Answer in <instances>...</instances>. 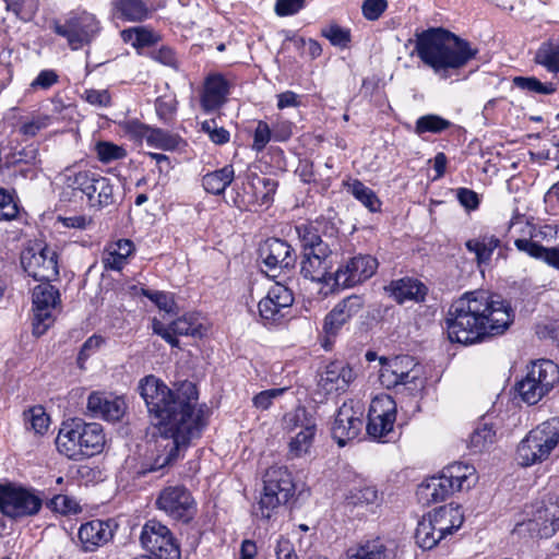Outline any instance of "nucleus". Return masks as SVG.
Instances as JSON below:
<instances>
[{
  "label": "nucleus",
  "instance_id": "nucleus-20",
  "mask_svg": "<svg viewBox=\"0 0 559 559\" xmlns=\"http://www.w3.org/2000/svg\"><path fill=\"white\" fill-rule=\"evenodd\" d=\"M538 528L543 537H550L559 530V499L556 495H547L533 507L530 520Z\"/></svg>",
  "mask_w": 559,
  "mask_h": 559
},
{
  "label": "nucleus",
  "instance_id": "nucleus-39",
  "mask_svg": "<svg viewBox=\"0 0 559 559\" xmlns=\"http://www.w3.org/2000/svg\"><path fill=\"white\" fill-rule=\"evenodd\" d=\"M235 170L233 165H226L221 169L210 171L202 177L204 190L214 195L224 193L226 188L233 182Z\"/></svg>",
  "mask_w": 559,
  "mask_h": 559
},
{
  "label": "nucleus",
  "instance_id": "nucleus-44",
  "mask_svg": "<svg viewBox=\"0 0 559 559\" xmlns=\"http://www.w3.org/2000/svg\"><path fill=\"white\" fill-rule=\"evenodd\" d=\"M534 59L549 72L559 73V40L543 43Z\"/></svg>",
  "mask_w": 559,
  "mask_h": 559
},
{
  "label": "nucleus",
  "instance_id": "nucleus-28",
  "mask_svg": "<svg viewBox=\"0 0 559 559\" xmlns=\"http://www.w3.org/2000/svg\"><path fill=\"white\" fill-rule=\"evenodd\" d=\"M78 536L84 551H95L107 544L114 534L108 522L92 520L80 526Z\"/></svg>",
  "mask_w": 559,
  "mask_h": 559
},
{
  "label": "nucleus",
  "instance_id": "nucleus-40",
  "mask_svg": "<svg viewBox=\"0 0 559 559\" xmlns=\"http://www.w3.org/2000/svg\"><path fill=\"white\" fill-rule=\"evenodd\" d=\"M382 497L374 486L361 485L353 487L345 495V503L348 507H378Z\"/></svg>",
  "mask_w": 559,
  "mask_h": 559
},
{
  "label": "nucleus",
  "instance_id": "nucleus-34",
  "mask_svg": "<svg viewBox=\"0 0 559 559\" xmlns=\"http://www.w3.org/2000/svg\"><path fill=\"white\" fill-rule=\"evenodd\" d=\"M514 245L519 251L527 253L534 259L542 260L547 265L559 270V246L558 247H544L537 241L518 238Z\"/></svg>",
  "mask_w": 559,
  "mask_h": 559
},
{
  "label": "nucleus",
  "instance_id": "nucleus-37",
  "mask_svg": "<svg viewBox=\"0 0 559 559\" xmlns=\"http://www.w3.org/2000/svg\"><path fill=\"white\" fill-rule=\"evenodd\" d=\"M133 251V243L128 239H121L109 245L103 254L105 269L120 271L127 263L128 257Z\"/></svg>",
  "mask_w": 559,
  "mask_h": 559
},
{
  "label": "nucleus",
  "instance_id": "nucleus-63",
  "mask_svg": "<svg viewBox=\"0 0 559 559\" xmlns=\"http://www.w3.org/2000/svg\"><path fill=\"white\" fill-rule=\"evenodd\" d=\"M386 8V0H365L361 5V11L367 20L376 21L382 15Z\"/></svg>",
  "mask_w": 559,
  "mask_h": 559
},
{
  "label": "nucleus",
  "instance_id": "nucleus-17",
  "mask_svg": "<svg viewBox=\"0 0 559 559\" xmlns=\"http://www.w3.org/2000/svg\"><path fill=\"white\" fill-rule=\"evenodd\" d=\"M378 269V261L369 254L350 258L334 272V285L353 287L370 278Z\"/></svg>",
  "mask_w": 559,
  "mask_h": 559
},
{
  "label": "nucleus",
  "instance_id": "nucleus-49",
  "mask_svg": "<svg viewBox=\"0 0 559 559\" xmlns=\"http://www.w3.org/2000/svg\"><path fill=\"white\" fill-rule=\"evenodd\" d=\"M5 10L12 12L19 20L29 22L39 9V0H3Z\"/></svg>",
  "mask_w": 559,
  "mask_h": 559
},
{
  "label": "nucleus",
  "instance_id": "nucleus-55",
  "mask_svg": "<svg viewBox=\"0 0 559 559\" xmlns=\"http://www.w3.org/2000/svg\"><path fill=\"white\" fill-rule=\"evenodd\" d=\"M95 152L99 162L108 164L123 159L127 156L124 147L108 141H99L95 145Z\"/></svg>",
  "mask_w": 559,
  "mask_h": 559
},
{
  "label": "nucleus",
  "instance_id": "nucleus-35",
  "mask_svg": "<svg viewBox=\"0 0 559 559\" xmlns=\"http://www.w3.org/2000/svg\"><path fill=\"white\" fill-rule=\"evenodd\" d=\"M442 474L450 480L457 491L472 488L477 481L474 466L456 462L442 469Z\"/></svg>",
  "mask_w": 559,
  "mask_h": 559
},
{
  "label": "nucleus",
  "instance_id": "nucleus-14",
  "mask_svg": "<svg viewBox=\"0 0 559 559\" xmlns=\"http://www.w3.org/2000/svg\"><path fill=\"white\" fill-rule=\"evenodd\" d=\"M294 304L293 292L276 283L258 304L259 316L264 325L278 323Z\"/></svg>",
  "mask_w": 559,
  "mask_h": 559
},
{
  "label": "nucleus",
  "instance_id": "nucleus-56",
  "mask_svg": "<svg viewBox=\"0 0 559 559\" xmlns=\"http://www.w3.org/2000/svg\"><path fill=\"white\" fill-rule=\"evenodd\" d=\"M25 425L37 435H44L49 427V416L41 406H36L24 413Z\"/></svg>",
  "mask_w": 559,
  "mask_h": 559
},
{
  "label": "nucleus",
  "instance_id": "nucleus-24",
  "mask_svg": "<svg viewBox=\"0 0 559 559\" xmlns=\"http://www.w3.org/2000/svg\"><path fill=\"white\" fill-rule=\"evenodd\" d=\"M126 402L122 397L93 392L87 399V409L94 417L107 421H118L126 413Z\"/></svg>",
  "mask_w": 559,
  "mask_h": 559
},
{
  "label": "nucleus",
  "instance_id": "nucleus-18",
  "mask_svg": "<svg viewBox=\"0 0 559 559\" xmlns=\"http://www.w3.org/2000/svg\"><path fill=\"white\" fill-rule=\"evenodd\" d=\"M259 258L269 271L290 270L297 261L294 248L280 238H267L260 243Z\"/></svg>",
  "mask_w": 559,
  "mask_h": 559
},
{
  "label": "nucleus",
  "instance_id": "nucleus-57",
  "mask_svg": "<svg viewBox=\"0 0 559 559\" xmlns=\"http://www.w3.org/2000/svg\"><path fill=\"white\" fill-rule=\"evenodd\" d=\"M121 37L126 43L135 47L150 46L156 40L155 34L145 27H132L123 29Z\"/></svg>",
  "mask_w": 559,
  "mask_h": 559
},
{
  "label": "nucleus",
  "instance_id": "nucleus-50",
  "mask_svg": "<svg viewBox=\"0 0 559 559\" xmlns=\"http://www.w3.org/2000/svg\"><path fill=\"white\" fill-rule=\"evenodd\" d=\"M317 431L296 432L288 442V454L290 457H302L310 453Z\"/></svg>",
  "mask_w": 559,
  "mask_h": 559
},
{
  "label": "nucleus",
  "instance_id": "nucleus-51",
  "mask_svg": "<svg viewBox=\"0 0 559 559\" xmlns=\"http://www.w3.org/2000/svg\"><path fill=\"white\" fill-rule=\"evenodd\" d=\"M20 213L19 200L13 189L0 188V221H12Z\"/></svg>",
  "mask_w": 559,
  "mask_h": 559
},
{
  "label": "nucleus",
  "instance_id": "nucleus-5",
  "mask_svg": "<svg viewBox=\"0 0 559 559\" xmlns=\"http://www.w3.org/2000/svg\"><path fill=\"white\" fill-rule=\"evenodd\" d=\"M380 362L379 380L386 389H396L397 393L407 395H416L424 389L425 380L413 357L407 355L391 359L381 357Z\"/></svg>",
  "mask_w": 559,
  "mask_h": 559
},
{
  "label": "nucleus",
  "instance_id": "nucleus-46",
  "mask_svg": "<svg viewBox=\"0 0 559 559\" xmlns=\"http://www.w3.org/2000/svg\"><path fill=\"white\" fill-rule=\"evenodd\" d=\"M496 440V431L492 426L484 423L479 424L469 437L468 447L474 453H480L488 450Z\"/></svg>",
  "mask_w": 559,
  "mask_h": 559
},
{
  "label": "nucleus",
  "instance_id": "nucleus-25",
  "mask_svg": "<svg viewBox=\"0 0 559 559\" xmlns=\"http://www.w3.org/2000/svg\"><path fill=\"white\" fill-rule=\"evenodd\" d=\"M352 380V368L341 361H333L320 373L318 388L325 395L345 392Z\"/></svg>",
  "mask_w": 559,
  "mask_h": 559
},
{
  "label": "nucleus",
  "instance_id": "nucleus-33",
  "mask_svg": "<svg viewBox=\"0 0 559 559\" xmlns=\"http://www.w3.org/2000/svg\"><path fill=\"white\" fill-rule=\"evenodd\" d=\"M282 427L287 433L312 432L317 431L318 423L312 412L298 406L283 416Z\"/></svg>",
  "mask_w": 559,
  "mask_h": 559
},
{
  "label": "nucleus",
  "instance_id": "nucleus-27",
  "mask_svg": "<svg viewBox=\"0 0 559 559\" xmlns=\"http://www.w3.org/2000/svg\"><path fill=\"white\" fill-rule=\"evenodd\" d=\"M384 289L397 304L424 301L428 292L424 283L413 277L394 280Z\"/></svg>",
  "mask_w": 559,
  "mask_h": 559
},
{
  "label": "nucleus",
  "instance_id": "nucleus-9",
  "mask_svg": "<svg viewBox=\"0 0 559 559\" xmlns=\"http://www.w3.org/2000/svg\"><path fill=\"white\" fill-rule=\"evenodd\" d=\"M155 504L170 519L182 523H189L197 513V503L191 492L182 485L163 488Z\"/></svg>",
  "mask_w": 559,
  "mask_h": 559
},
{
  "label": "nucleus",
  "instance_id": "nucleus-32",
  "mask_svg": "<svg viewBox=\"0 0 559 559\" xmlns=\"http://www.w3.org/2000/svg\"><path fill=\"white\" fill-rule=\"evenodd\" d=\"M340 559H393V552L379 538L347 548Z\"/></svg>",
  "mask_w": 559,
  "mask_h": 559
},
{
  "label": "nucleus",
  "instance_id": "nucleus-53",
  "mask_svg": "<svg viewBox=\"0 0 559 559\" xmlns=\"http://www.w3.org/2000/svg\"><path fill=\"white\" fill-rule=\"evenodd\" d=\"M451 122L438 115H425L417 119L415 131L417 134L426 132L440 133L447 130Z\"/></svg>",
  "mask_w": 559,
  "mask_h": 559
},
{
  "label": "nucleus",
  "instance_id": "nucleus-19",
  "mask_svg": "<svg viewBox=\"0 0 559 559\" xmlns=\"http://www.w3.org/2000/svg\"><path fill=\"white\" fill-rule=\"evenodd\" d=\"M278 187L275 179L253 175L245 187V194L239 195L235 203L239 209L251 210L254 206H270Z\"/></svg>",
  "mask_w": 559,
  "mask_h": 559
},
{
  "label": "nucleus",
  "instance_id": "nucleus-62",
  "mask_svg": "<svg viewBox=\"0 0 559 559\" xmlns=\"http://www.w3.org/2000/svg\"><path fill=\"white\" fill-rule=\"evenodd\" d=\"M286 390V388H280L262 391L253 396L252 403L257 408L265 411L270 408V406L273 404V401L282 396Z\"/></svg>",
  "mask_w": 559,
  "mask_h": 559
},
{
  "label": "nucleus",
  "instance_id": "nucleus-23",
  "mask_svg": "<svg viewBox=\"0 0 559 559\" xmlns=\"http://www.w3.org/2000/svg\"><path fill=\"white\" fill-rule=\"evenodd\" d=\"M56 445L59 453L70 460L80 461L85 459L81 435V419H71L62 423L56 438Z\"/></svg>",
  "mask_w": 559,
  "mask_h": 559
},
{
  "label": "nucleus",
  "instance_id": "nucleus-22",
  "mask_svg": "<svg viewBox=\"0 0 559 559\" xmlns=\"http://www.w3.org/2000/svg\"><path fill=\"white\" fill-rule=\"evenodd\" d=\"M362 428L361 412L354 409L353 405L344 403L335 416L332 426V436L340 447L358 437Z\"/></svg>",
  "mask_w": 559,
  "mask_h": 559
},
{
  "label": "nucleus",
  "instance_id": "nucleus-13",
  "mask_svg": "<svg viewBox=\"0 0 559 559\" xmlns=\"http://www.w3.org/2000/svg\"><path fill=\"white\" fill-rule=\"evenodd\" d=\"M58 257L53 249L45 246L35 250L26 249L21 254L24 271L39 282H51L59 275Z\"/></svg>",
  "mask_w": 559,
  "mask_h": 559
},
{
  "label": "nucleus",
  "instance_id": "nucleus-52",
  "mask_svg": "<svg viewBox=\"0 0 559 559\" xmlns=\"http://www.w3.org/2000/svg\"><path fill=\"white\" fill-rule=\"evenodd\" d=\"M288 502L287 499H281L280 496L263 489V493L258 502L255 515L261 519L270 520L277 511L281 504Z\"/></svg>",
  "mask_w": 559,
  "mask_h": 559
},
{
  "label": "nucleus",
  "instance_id": "nucleus-6",
  "mask_svg": "<svg viewBox=\"0 0 559 559\" xmlns=\"http://www.w3.org/2000/svg\"><path fill=\"white\" fill-rule=\"evenodd\" d=\"M559 381V367L551 360L539 359L526 368L525 376L516 382L515 390L528 405L537 404Z\"/></svg>",
  "mask_w": 559,
  "mask_h": 559
},
{
  "label": "nucleus",
  "instance_id": "nucleus-42",
  "mask_svg": "<svg viewBox=\"0 0 559 559\" xmlns=\"http://www.w3.org/2000/svg\"><path fill=\"white\" fill-rule=\"evenodd\" d=\"M500 246V239L493 235H481L469 239L465 247L469 252L475 253L478 264L490 261L493 251Z\"/></svg>",
  "mask_w": 559,
  "mask_h": 559
},
{
  "label": "nucleus",
  "instance_id": "nucleus-59",
  "mask_svg": "<svg viewBox=\"0 0 559 559\" xmlns=\"http://www.w3.org/2000/svg\"><path fill=\"white\" fill-rule=\"evenodd\" d=\"M48 507L64 515L76 514L81 511L79 502L67 495H56L50 499Z\"/></svg>",
  "mask_w": 559,
  "mask_h": 559
},
{
  "label": "nucleus",
  "instance_id": "nucleus-45",
  "mask_svg": "<svg viewBox=\"0 0 559 559\" xmlns=\"http://www.w3.org/2000/svg\"><path fill=\"white\" fill-rule=\"evenodd\" d=\"M415 538L417 545L425 550L432 549L442 540L428 515L418 522Z\"/></svg>",
  "mask_w": 559,
  "mask_h": 559
},
{
  "label": "nucleus",
  "instance_id": "nucleus-30",
  "mask_svg": "<svg viewBox=\"0 0 559 559\" xmlns=\"http://www.w3.org/2000/svg\"><path fill=\"white\" fill-rule=\"evenodd\" d=\"M264 490L280 496L281 499L289 500L295 493V484L287 467H270L264 475Z\"/></svg>",
  "mask_w": 559,
  "mask_h": 559
},
{
  "label": "nucleus",
  "instance_id": "nucleus-21",
  "mask_svg": "<svg viewBox=\"0 0 559 559\" xmlns=\"http://www.w3.org/2000/svg\"><path fill=\"white\" fill-rule=\"evenodd\" d=\"M364 307L360 296L350 295L338 301L325 316L323 331L328 336H335L352 318L357 316Z\"/></svg>",
  "mask_w": 559,
  "mask_h": 559
},
{
  "label": "nucleus",
  "instance_id": "nucleus-61",
  "mask_svg": "<svg viewBox=\"0 0 559 559\" xmlns=\"http://www.w3.org/2000/svg\"><path fill=\"white\" fill-rule=\"evenodd\" d=\"M321 35L330 40L333 46L346 47L350 41V32L333 24L321 31Z\"/></svg>",
  "mask_w": 559,
  "mask_h": 559
},
{
  "label": "nucleus",
  "instance_id": "nucleus-58",
  "mask_svg": "<svg viewBox=\"0 0 559 559\" xmlns=\"http://www.w3.org/2000/svg\"><path fill=\"white\" fill-rule=\"evenodd\" d=\"M118 10L129 21H142L148 15V10L143 0H120Z\"/></svg>",
  "mask_w": 559,
  "mask_h": 559
},
{
  "label": "nucleus",
  "instance_id": "nucleus-48",
  "mask_svg": "<svg viewBox=\"0 0 559 559\" xmlns=\"http://www.w3.org/2000/svg\"><path fill=\"white\" fill-rule=\"evenodd\" d=\"M146 144L154 148L171 151L178 146L179 138L159 128H150Z\"/></svg>",
  "mask_w": 559,
  "mask_h": 559
},
{
  "label": "nucleus",
  "instance_id": "nucleus-26",
  "mask_svg": "<svg viewBox=\"0 0 559 559\" xmlns=\"http://www.w3.org/2000/svg\"><path fill=\"white\" fill-rule=\"evenodd\" d=\"M97 171L90 169H79L67 167L59 175V180L63 185V194L72 197H88L94 183Z\"/></svg>",
  "mask_w": 559,
  "mask_h": 559
},
{
  "label": "nucleus",
  "instance_id": "nucleus-64",
  "mask_svg": "<svg viewBox=\"0 0 559 559\" xmlns=\"http://www.w3.org/2000/svg\"><path fill=\"white\" fill-rule=\"evenodd\" d=\"M536 334L542 340L559 342V320H547L536 326Z\"/></svg>",
  "mask_w": 559,
  "mask_h": 559
},
{
  "label": "nucleus",
  "instance_id": "nucleus-54",
  "mask_svg": "<svg viewBox=\"0 0 559 559\" xmlns=\"http://www.w3.org/2000/svg\"><path fill=\"white\" fill-rule=\"evenodd\" d=\"M513 84L523 91H528L542 95H550L557 91L556 83H543L534 76H515L513 79Z\"/></svg>",
  "mask_w": 559,
  "mask_h": 559
},
{
  "label": "nucleus",
  "instance_id": "nucleus-60",
  "mask_svg": "<svg viewBox=\"0 0 559 559\" xmlns=\"http://www.w3.org/2000/svg\"><path fill=\"white\" fill-rule=\"evenodd\" d=\"M201 130L209 135L213 143L217 145L227 143L230 138L229 132L225 128L219 127L215 119L203 121L201 123Z\"/></svg>",
  "mask_w": 559,
  "mask_h": 559
},
{
  "label": "nucleus",
  "instance_id": "nucleus-3",
  "mask_svg": "<svg viewBox=\"0 0 559 559\" xmlns=\"http://www.w3.org/2000/svg\"><path fill=\"white\" fill-rule=\"evenodd\" d=\"M415 51L435 73L447 79L451 70L465 67L478 52L471 44L442 27L416 34Z\"/></svg>",
  "mask_w": 559,
  "mask_h": 559
},
{
  "label": "nucleus",
  "instance_id": "nucleus-11",
  "mask_svg": "<svg viewBox=\"0 0 559 559\" xmlns=\"http://www.w3.org/2000/svg\"><path fill=\"white\" fill-rule=\"evenodd\" d=\"M60 295L50 282H40L33 289V334L41 336L55 322L53 311Z\"/></svg>",
  "mask_w": 559,
  "mask_h": 559
},
{
  "label": "nucleus",
  "instance_id": "nucleus-47",
  "mask_svg": "<svg viewBox=\"0 0 559 559\" xmlns=\"http://www.w3.org/2000/svg\"><path fill=\"white\" fill-rule=\"evenodd\" d=\"M348 191L365 205L370 212H378L381 207V201L369 187L359 180H354L348 185Z\"/></svg>",
  "mask_w": 559,
  "mask_h": 559
},
{
  "label": "nucleus",
  "instance_id": "nucleus-29",
  "mask_svg": "<svg viewBox=\"0 0 559 559\" xmlns=\"http://www.w3.org/2000/svg\"><path fill=\"white\" fill-rule=\"evenodd\" d=\"M428 516L442 539L456 532L464 522L461 506L453 503L435 509Z\"/></svg>",
  "mask_w": 559,
  "mask_h": 559
},
{
  "label": "nucleus",
  "instance_id": "nucleus-36",
  "mask_svg": "<svg viewBox=\"0 0 559 559\" xmlns=\"http://www.w3.org/2000/svg\"><path fill=\"white\" fill-rule=\"evenodd\" d=\"M86 200L88 205L95 209H103L112 204L115 202V194L111 180L97 173Z\"/></svg>",
  "mask_w": 559,
  "mask_h": 559
},
{
  "label": "nucleus",
  "instance_id": "nucleus-10",
  "mask_svg": "<svg viewBox=\"0 0 559 559\" xmlns=\"http://www.w3.org/2000/svg\"><path fill=\"white\" fill-rule=\"evenodd\" d=\"M142 546L155 559H180V548L170 530L158 521L150 520L142 527Z\"/></svg>",
  "mask_w": 559,
  "mask_h": 559
},
{
  "label": "nucleus",
  "instance_id": "nucleus-31",
  "mask_svg": "<svg viewBox=\"0 0 559 559\" xmlns=\"http://www.w3.org/2000/svg\"><path fill=\"white\" fill-rule=\"evenodd\" d=\"M228 94V83L219 74L207 76L204 83L201 96V105L205 111H212L219 108L226 100Z\"/></svg>",
  "mask_w": 559,
  "mask_h": 559
},
{
  "label": "nucleus",
  "instance_id": "nucleus-15",
  "mask_svg": "<svg viewBox=\"0 0 559 559\" xmlns=\"http://www.w3.org/2000/svg\"><path fill=\"white\" fill-rule=\"evenodd\" d=\"M333 260L331 247L319 246L317 252L306 251L300 262V274L304 278L317 283L334 284L332 272Z\"/></svg>",
  "mask_w": 559,
  "mask_h": 559
},
{
  "label": "nucleus",
  "instance_id": "nucleus-12",
  "mask_svg": "<svg viewBox=\"0 0 559 559\" xmlns=\"http://www.w3.org/2000/svg\"><path fill=\"white\" fill-rule=\"evenodd\" d=\"M43 500L31 490L12 485H0V511L5 516L20 519L39 512Z\"/></svg>",
  "mask_w": 559,
  "mask_h": 559
},
{
  "label": "nucleus",
  "instance_id": "nucleus-8",
  "mask_svg": "<svg viewBox=\"0 0 559 559\" xmlns=\"http://www.w3.org/2000/svg\"><path fill=\"white\" fill-rule=\"evenodd\" d=\"M53 32L66 38L72 50H79L87 46L97 36L99 23L91 13H80L68 17L64 23L53 22Z\"/></svg>",
  "mask_w": 559,
  "mask_h": 559
},
{
  "label": "nucleus",
  "instance_id": "nucleus-38",
  "mask_svg": "<svg viewBox=\"0 0 559 559\" xmlns=\"http://www.w3.org/2000/svg\"><path fill=\"white\" fill-rule=\"evenodd\" d=\"M81 435L84 445V456L91 457L100 453L105 445L103 427L97 423H84L81 420Z\"/></svg>",
  "mask_w": 559,
  "mask_h": 559
},
{
  "label": "nucleus",
  "instance_id": "nucleus-2",
  "mask_svg": "<svg viewBox=\"0 0 559 559\" xmlns=\"http://www.w3.org/2000/svg\"><path fill=\"white\" fill-rule=\"evenodd\" d=\"M445 321L449 340L469 345L502 334L512 323L513 314L501 296L474 290L451 304Z\"/></svg>",
  "mask_w": 559,
  "mask_h": 559
},
{
  "label": "nucleus",
  "instance_id": "nucleus-7",
  "mask_svg": "<svg viewBox=\"0 0 559 559\" xmlns=\"http://www.w3.org/2000/svg\"><path fill=\"white\" fill-rule=\"evenodd\" d=\"M396 420V403L386 394L376 396L368 413L367 433L379 442H391L397 438L394 430Z\"/></svg>",
  "mask_w": 559,
  "mask_h": 559
},
{
  "label": "nucleus",
  "instance_id": "nucleus-16",
  "mask_svg": "<svg viewBox=\"0 0 559 559\" xmlns=\"http://www.w3.org/2000/svg\"><path fill=\"white\" fill-rule=\"evenodd\" d=\"M153 332L159 335L173 347H179L178 336H203V325L194 313H186L165 325L159 320L154 319L152 323Z\"/></svg>",
  "mask_w": 559,
  "mask_h": 559
},
{
  "label": "nucleus",
  "instance_id": "nucleus-41",
  "mask_svg": "<svg viewBox=\"0 0 559 559\" xmlns=\"http://www.w3.org/2000/svg\"><path fill=\"white\" fill-rule=\"evenodd\" d=\"M454 491L457 490L442 473L440 476L431 477L426 484L420 486V495L431 502L443 501Z\"/></svg>",
  "mask_w": 559,
  "mask_h": 559
},
{
  "label": "nucleus",
  "instance_id": "nucleus-43",
  "mask_svg": "<svg viewBox=\"0 0 559 559\" xmlns=\"http://www.w3.org/2000/svg\"><path fill=\"white\" fill-rule=\"evenodd\" d=\"M323 222L316 221L314 224H301L296 227L298 238L302 245L304 252L314 251L319 246L331 247L326 240H323L320 235V226Z\"/></svg>",
  "mask_w": 559,
  "mask_h": 559
},
{
  "label": "nucleus",
  "instance_id": "nucleus-4",
  "mask_svg": "<svg viewBox=\"0 0 559 559\" xmlns=\"http://www.w3.org/2000/svg\"><path fill=\"white\" fill-rule=\"evenodd\" d=\"M559 444V418L552 417L532 429L516 448L521 466H532L546 461Z\"/></svg>",
  "mask_w": 559,
  "mask_h": 559
},
{
  "label": "nucleus",
  "instance_id": "nucleus-1",
  "mask_svg": "<svg viewBox=\"0 0 559 559\" xmlns=\"http://www.w3.org/2000/svg\"><path fill=\"white\" fill-rule=\"evenodd\" d=\"M139 391L148 413L157 419L160 436L156 440L159 454L154 459L151 472L173 464L181 447L198 438L206 425L207 407L198 405V391L186 382L174 392L155 376H146L139 383Z\"/></svg>",
  "mask_w": 559,
  "mask_h": 559
}]
</instances>
